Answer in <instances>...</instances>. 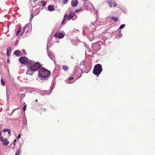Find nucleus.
<instances>
[{
    "instance_id": "nucleus-1",
    "label": "nucleus",
    "mask_w": 155,
    "mask_h": 155,
    "mask_svg": "<svg viewBox=\"0 0 155 155\" xmlns=\"http://www.w3.org/2000/svg\"><path fill=\"white\" fill-rule=\"evenodd\" d=\"M50 71L44 68H41L39 71L38 75L41 77L45 78L49 76Z\"/></svg>"
},
{
    "instance_id": "nucleus-2",
    "label": "nucleus",
    "mask_w": 155,
    "mask_h": 155,
    "mask_svg": "<svg viewBox=\"0 0 155 155\" xmlns=\"http://www.w3.org/2000/svg\"><path fill=\"white\" fill-rule=\"evenodd\" d=\"M102 71V67L101 65L97 64L94 66L93 73L94 75L98 76L101 73Z\"/></svg>"
},
{
    "instance_id": "nucleus-3",
    "label": "nucleus",
    "mask_w": 155,
    "mask_h": 155,
    "mask_svg": "<svg viewBox=\"0 0 155 155\" xmlns=\"http://www.w3.org/2000/svg\"><path fill=\"white\" fill-rule=\"evenodd\" d=\"M42 67L40 63L37 62L34 64H31L30 67V69L32 71H35L39 69Z\"/></svg>"
},
{
    "instance_id": "nucleus-4",
    "label": "nucleus",
    "mask_w": 155,
    "mask_h": 155,
    "mask_svg": "<svg viewBox=\"0 0 155 155\" xmlns=\"http://www.w3.org/2000/svg\"><path fill=\"white\" fill-rule=\"evenodd\" d=\"M19 60L21 64H24L27 63L28 59L26 57H21L19 58Z\"/></svg>"
},
{
    "instance_id": "nucleus-5",
    "label": "nucleus",
    "mask_w": 155,
    "mask_h": 155,
    "mask_svg": "<svg viewBox=\"0 0 155 155\" xmlns=\"http://www.w3.org/2000/svg\"><path fill=\"white\" fill-rule=\"evenodd\" d=\"M107 2L110 5V7L113 6L114 7H116L117 6V4L113 0H108Z\"/></svg>"
},
{
    "instance_id": "nucleus-6",
    "label": "nucleus",
    "mask_w": 155,
    "mask_h": 155,
    "mask_svg": "<svg viewBox=\"0 0 155 155\" xmlns=\"http://www.w3.org/2000/svg\"><path fill=\"white\" fill-rule=\"evenodd\" d=\"M64 36V35L62 32H56L54 35V37L55 38H57V37L59 39L61 38H63Z\"/></svg>"
},
{
    "instance_id": "nucleus-7",
    "label": "nucleus",
    "mask_w": 155,
    "mask_h": 155,
    "mask_svg": "<svg viewBox=\"0 0 155 155\" xmlns=\"http://www.w3.org/2000/svg\"><path fill=\"white\" fill-rule=\"evenodd\" d=\"M78 4V1L77 0H73L71 1V4L73 7H76Z\"/></svg>"
},
{
    "instance_id": "nucleus-8",
    "label": "nucleus",
    "mask_w": 155,
    "mask_h": 155,
    "mask_svg": "<svg viewBox=\"0 0 155 155\" xmlns=\"http://www.w3.org/2000/svg\"><path fill=\"white\" fill-rule=\"evenodd\" d=\"M75 15V13L74 12H71L69 13V15L68 16V20H70Z\"/></svg>"
},
{
    "instance_id": "nucleus-9",
    "label": "nucleus",
    "mask_w": 155,
    "mask_h": 155,
    "mask_svg": "<svg viewBox=\"0 0 155 155\" xmlns=\"http://www.w3.org/2000/svg\"><path fill=\"white\" fill-rule=\"evenodd\" d=\"M26 26L24 28L23 31L21 32V34L20 35L21 36H22L23 34V33H24L25 32H26L25 33H26V32L28 31V29L29 30V29L28 27H27V25H26Z\"/></svg>"
},
{
    "instance_id": "nucleus-10",
    "label": "nucleus",
    "mask_w": 155,
    "mask_h": 155,
    "mask_svg": "<svg viewBox=\"0 0 155 155\" xmlns=\"http://www.w3.org/2000/svg\"><path fill=\"white\" fill-rule=\"evenodd\" d=\"M14 53L17 56H19L21 55V52L18 50L15 51Z\"/></svg>"
},
{
    "instance_id": "nucleus-11",
    "label": "nucleus",
    "mask_w": 155,
    "mask_h": 155,
    "mask_svg": "<svg viewBox=\"0 0 155 155\" xmlns=\"http://www.w3.org/2000/svg\"><path fill=\"white\" fill-rule=\"evenodd\" d=\"M48 10L50 11H52L54 10V7L52 5H49L48 7Z\"/></svg>"
},
{
    "instance_id": "nucleus-12",
    "label": "nucleus",
    "mask_w": 155,
    "mask_h": 155,
    "mask_svg": "<svg viewBox=\"0 0 155 155\" xmlns=\"http://www.w3.org/2000/svg\"><path fill=\"white\" fill-rule=\"evenodd\" d=\"M68 15L66 14L65 15H64V19L61 22L62 24H64L65 21L66 20V19L67 18L68 19Z\"/></svg>"
},
{
    "instance_id": "nucleus-13",
    "label": "nucleus",
    "mask_w": 155,
    "mask_h": 155,
    "mask_svg": "<svg viewBox=\"0 0 155 155\" xmlns=\"http://www.w3.org/2000/svg\"><path fill=\"white\" fill-rule=\"evenodd\" d=\"M33 71H31L30 69V68H28V70L27 71L26 74H29L30 75H32L33 74Z\"/></svg>"
},
{
    "instance_id": "nucleus-14",
    "label": "nucleus",
    "mask_w": 155,
    "mask_h": 155,
    "mask_svg": "<svg viewBox=\"0 0 155 155\" xmlns=\"http://www.w3.org/2000/svg\"><path fill=\"white\" fill-rule=\"evenodd\" d=\"M9 143V142L7 141V139H5L4 140L3 142V144L5 146L7 145Z\"/></svg>"
},
{
    "instance_id": "nucleus-15",
    "label": "nucleus",
    "mask_w": 155,
    "mask_h": 155,
    "mask_svg": "<svg viewBox=\"0 0 155 155\" xmlns=\"http://www.w3.org/2000/svg\"><path fill=\"white\" fill-rule=\"evenodd\" d=\"M62 68L65 71H67L68 69V67L66 65L62 66Z\"/></svg>"
},
{
    "instance_id": "nucleus-16",
    "label": "nucleus",
    "mask_w": 155,
    "mask_h": 155,
    "mask_svg": "<svg viewBox=\"0 0 155 155\" xmlns=\"http://www.w3.org/2000/svg\"><path fill=\"white\" fill-rule=\"evenodd\" d=\"M111 19L114 21H118V18L117 17H112L111 18Z\"/></svg>"
},
{
    "instance_id": "nucleus-17",
    "label": "nucleus",
    "mask_w": 155,
    "mask_h": 155,
    "mask_svg": "<svg viewBox=\"0 0 155 155\" xmlns=\"http://www.w3.org/2000/svg\"><path fill=\"white\" fill-rule=\"evenodd\" d=\"M40 3L42 4V5L43 6H45L46 5V2H44L43 1H41L40 2Z\"/></svg>"
},
{
    "instance_id": "nucleus-18",
    "label": "nucleus",
    "mask_w": 155,
    "mask_h": 155,
    "mask_svg": "<svg viewBox=\"0 0 155 155\" xmlns=\"http://www.w3.org/2000/svg\"><path fill=\"white\" fill-rule=\"evenodd\" d=\"M21 28H18V31L17 32L16 34V35L17 36H18V35L19 34V33L21 32Z\"/></svg>"
},
{
    "instance_id": "nucleus-19",
    "label": "nucleus",
    "mask_w": 155,
    "mask_h": 155,
    "mask_svg": "<svg viewBox=\"0 0 155 155\" xmlns=\"http://www.w3.org/2000/svg\"><path fill=\"white\" fill-rule=\"evenodd\" d=\"M125 26V25H124V24L122 25H121L120 26V27H119V28L120 29H122L123 28H124Z\"/></svg>"
},
{
    "instance_id": "nucleus-20",
    "label": "nucleus",
    "mask_w": 155,
    "mask_h": 155,
    "mask_svg": "<svg viewBox=\"0 0 155 155\" xmlns=\"http://www.w3.org/2000/svg\"><path fill=\"white\" fill-rule=\"evenodd\" d=\"M1 83L4 86L5 85V82L3 79H2L1 80Z\"/></svg>"
},
{
    "instance_id": "nucleus-21",
    "label": "nucleus",
    "mask_w": 155,
    "mask_h": 155,
    "mask_svg": "<svg viewBox=\"0 0 155 155\" xmlns=\"http://www.w3.org/2000/svg\"><path fill=\"white\" fill-rule=\"evenodd\" d=\"M20 151L19 150H17L15 155H19L20 153Z\"/></svg>"
},
{
    "instance_id": "nucleus-22",
    "label": "nucleus",
    "mask_w": 155,
    "mask_h": 155,
    "mask_svg": "<svg viewBox=\"0 0 155 155\" xmlns=\"http://www.w3.org/2000/svg\"><path fill=\"white\" fill-rule=\"evenodd\" d=\"M8 49L9 48H8L6 53L7 55L8 56L9 55L10 53V51L9 50H8Z\"/></svg>"
},
{
    "instance_id": "nucleus-23",
    "label": "nucleus",
    "mask_w": 155,
    "mask_h": 155,
    "mask_svg": "<svg viewBox=\"0 0 155 155\" xmlns=\"http://www.w3.org/2000/svg\"><path fill=\"white\" fill-rule=\"evenodd\" d=\"M81 10V9H76L75 10V12H79L80 10Z\"/></svg>"
},
{
    "instance_id": "nucleus-24",
    "label": "nucleus",
    "mask_w": 155,
    "mask_h": 155,
    "mask_svg": "<svg viewBox=\"0 0 155 155\" xmlns=\"http://www.w3.org/2000/svg\"><path fill=\"white\" fill-rule=\"evenodd\" d=\"M68 0H64L63 3L64 4H66L68 2Z\"/></svg>"
},
{
    "instance_id": "nucleus-25",
    "label": "nucleus",
    "mask_w": 155,
    "mask_h": 155,
    "mask_svg": "<svg viewBox=\"0 0 155 155\" xmlns=\"http://www.w3.org/2000/svg\"><path fill=\"white\" fill-rule=\"evenodd\" d=\"M34 17V15L32 13H31V19H32Z\"/></svg>"
},
{
    "instance_id": "nucleus-26",
    "label": "nucleus",
    "mask_w": 155,
    "mask_h": 155,
    "mask_svg": "<svg viewBox=\"0 0 155 155\" xmlns=\"http://www.w3.org/2000/svg\"><path fill=\"white\" fill-rule=\"evenodd\" d=\"M0 141L2 142H3L4 140V139H3V137H0Z\"/></svg>"
},
{
    "instance_id": "nucleus-27",
    "label": "nucleus",
    "mask_w": 155,
    "mask_h": 155,
    "mask_svg": "<svg viewBox=\"0 0 155 155\" xmlns=\"http://www.w3.org/2000/svg\"><path fill=\"white\" fill-rule=\"evenodd\" d=\"M26 108V105H25L23 107V110L24 111H25Z\"/></svg>"
},
{
    "instance_id": "nucleus-28",
    "label": "nucleus",
    "mask_w": 155,
    "mask_h": 155,
    "mask_svg": "<svg viewBox=\"0 0 155 155\" xmlns=\"http://www.w3.org/2000/svg\"><path fill=\"white\" fill-rule=\"evenodd\" d=\"M7 130H8V134H10V132H11V130L10 129H7Z\"/></svg>"
},
{
    "instance_id": "nucleus-29",
    "label": "nucleus",
    "mask_w": 155,
    "mask_h": 155,
    "mask_svg": "<svg viewBox=\"0 0 155 155\" xmlns=\"http://www.w3.org/2000/svg\"><path fill=\"white\" fill-rule=\"evenodd\" d=\"M73 78H74L73 77H69L68 78V80H71L73 79Z\"/></svg>"
},
{
    "instance_id": "nucleus-30",
    "label": "nucleus",
    "mask_w": 155,
    "mask_h": 155,
    "mask_svg": "<svg viewBox=\"0 0 155 155\" xmlns=\"http://www.w3.org/2000/svg\"><path fill=\"white\" fill-rule=\"evenodd\" d=\"M8 131V130H7V129H3V132H6V131Z\"/></svg>"
},
{
    "instance_id": "nucleus-31",
    "label": "nucleus",
    "mask_w": 155,
    "mask_h": 155,
    "mask_svg": "<svg viewBox=\"0 0 155 155\" xmlns=\"http://www.w3.org/2000/svg\"><path fill=\"white\" fill-rule=\"evenodd\" d=\"M21 137V135L20 134H19L17 138V139H19Z\"/></svg>"
},
{
    "instance_id": "nucleus-32",
    "label": "nucleus",
    "mask_w": 155,
    "mask_h": 155,
    "mask_svg": "<svg viewBox=\"0 0 155 155\" xmlns=\"http://www.w3.org/2000/svg\"><path fill=\"white\" fill-rule=\"evenodd\" d=\"M33 1L35 3L37 1V0H33Z\"/></svg>"
},
{
    "instance_id": "nucleus-33",
    "label": "nucleus",
    "mask_w": 155,
    "mask_h": 155,
    "mask_svg": "<svg viewBox=\"0 0 155 155\" xmlns=\"http://www.w3.org/2000/svg\"><path fill=\"white\" fill-rule=\"evenodd\" d=\"M82 76V74H81L77 78H80Z\"/></svg>"
},
{
    "instance_id": "nucleus-34",
    "label": "nucleus",
    "mask_w": 155,
    "mask_h": 155,
    "mask_svg": "<svg viewBox=\"0 0 155 155\" xmlns=\"http://www.w3.org/2000/svg\"><path fill=\"white\" fill-rule=\"evenodd\" d=\"M16 110V109H14L12 110V113H13L15 111V110Z\"/></svg>"
},
{
    "instance_id": "nucleus-35",
    "label": "nucleus",
    "mask_w": 155,
    "mask_h": 155,
    "mask_svg": "<svg viewBox=\"0 0 155 155\" xmlns=\"http://www.w3.org/2000/svg\"><path fill=\"white\" fill-rule=\"evenodd\" d=\"M7 61L8 63H10V60L8 59Z\"/></svg>"
},
{
    "instance_id": "nucleus-36",
    "label": "nucleus",
    "mask_w": 155,
    "mask_h": 155,
    "mask_svg": "<svg viewBox=\"0 0 155 155\" xmlns=\"http://www.w3.org/2000/svg\"><path fill=\"white\" fill-rule=\"evenodd\" d=\"M23 53H24V51H25V50L23 49L22 50Z\"/></svg>"
},
{
    "instance_id": "nucleus-37",
    "label": "nucleus",
    "mask_w": 155,
    "mask_h": 155,
    "mask_svg": "<svg viewBox=\"0 0 155 155\" xmlns=\"http://www.w3.org/2000/svg\"><path fill=\"white\" fill-rule=\"evenodd\" d=\"M21 28V25L19 26V27L18 28Z\"/></svg>"
},
{
    "instance_id": "nucleus-38",
    "label": "nucleus",
    "mask_w": 155,
    "mask_h": 155,
    "mask_svg": "<svg viewBox=\"0 0 155 155\" xmlns=\"http://www.w3.org/2000/svg\"><path fill=\"white\" fill-rule=\"evenodd\" d=\"M36 101V102L38 101V100H36V101Z\"/></svg>"
},
{
    "instance_id": "nucleus-39",
    "label": "nucleus",
    "mask_w": 155,
    "mask_h": 155,
    "mask_svg": "<svg viewBox=\"0 0 155 155\" xmlns=\"http://www.w3.org/2000/svg\"><path fill=\"white\" fill-rule=\"evenodd\" d=\"M16 140H14V142H15Z\"/></svg>"
},
{
    "instance_id": "nucleus-40",
    "label": "nucleus",
    "mask_w": 155,
    "mask_h": 155,
    "mask_svg": "<svg viewBox=\"0 0 155 155\" xmlns=\"http://www.w3.org/2000/svg\"><path fill=\"white\" fill-rule=\"evenodd\" d=\"M17 109H19V107H18V108H17Z\"/></svg>"
},
{
    "instance_id": "nucleus-41",
    "label": "nucleus",
    "mask_w": 155,
    "mask_h": 155,
    "mask_svg": "<svg viewBox=\"0 0 155 155\" xmlns=\"http://www.w3.org/2000/svg\"><path fill=\"white\" fill-rule=\"evenodd\" d=\"M76 68H77V67H76Z\"/></svg>"
}]
</instances>
